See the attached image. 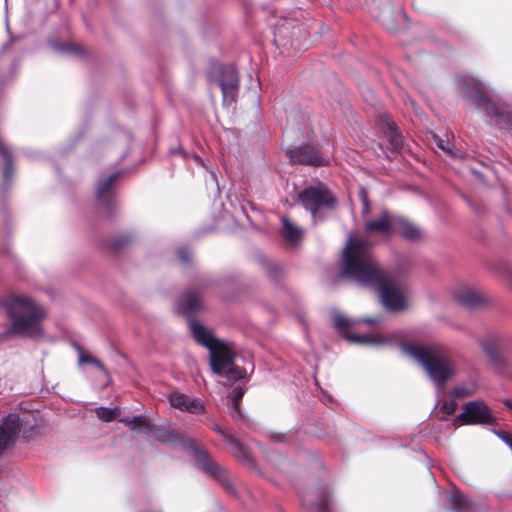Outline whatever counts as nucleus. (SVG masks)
Returning <instances> with one entry per match:
<instances>
[{
  "mask_svg": "<svg viewBox=\"0 0 512 512\" xmlns=\"http://www.w3.org/2000/svg\"><path fill=\"white\" fill-rule=\"evenodd\" d=\"M342 274L362 286L375 289L387 310L396 312L407 308L404 291L390 274L380 269L366 240L349 237L343 249Z\"/></svg>",
  "mask_w": 512,
  "mask_h": 512,
  "instance_id": "f257e3e1",
  "label": "nucleus"
},
{
  "mask_svg": "<svg viewBox=\"0 0 512 512\" xmlns=\"http://www.w3.org/2000/svg\"><path fill=\"white\" fill-rule=\"evenodd\" d=\"M11 321V326L0 334L1 340L11 335L24 338H36L43 333L42 321L46 316L43 306L27 295L11 294L1 303Z\"/></svg>",
  "mask_w": 512,
  "mask_h": 512,
  "instance_id": "f03ea898",
  "label": "nucleus"
},
{
  "mask_svg": "<svg viewBox=\"0 0 512 512\" xmlns=\"http://www.w3.org/2000/svg\"><path fill=\"white\" fill-rule=\"evenodd\" d=\"M401 350L424 369L438 390L457 373L455 360L441 345L402 344Z\"/></svg>",
  "mask_w": 512,
  "mask_h": 512,
  "instance_id": "7ed1b4c3",
  "label": "nucleus"
},
{
  "mask_svg": "<svg viewBox=\"0 0 512 512\" xmlns=\"http://www.w3.org/2000/svg\"><path fill=\"white\" fill-rule=\"evenodd\" d=\"M189 329L195 341L209 350L210 366L215 374L233 381L245 377V371L235 365V352L230 344L216 338L210 329L198 321H191Z\"/></svg>",
  "mask_w": 512,
  "mask_h": 512,
  "instance_id": "20e7f679",
  "label": "nucleus"
},
{
  "mask_svg": "<svg viewBox=\"0 0 512 512\" xmlns=\"http://www.w3.org/2000/svg\"><path fill=\"white\" fill-rule=\"evenodd\" d=\"M462 90L468 100L477 108H482L491 122L503 127L512 124V107L506 103H497L483 95V84L471 77H464L460 81Z\"/></svg>",
  "mask_w": 512,
  "mask_h": 512,
  "instance_id": "39448f33",
  "label": "nucleus"
},
{
  "mask_svg": "<svg viewBox=\"0 0 512 512\" xmlns=\"http://www.w3.org/2000/svg\"><path fill=\"white\" fill-rule=\"evenodd\" d=\"M155 439L162 443L169 444L173 449L188 452L199 469L213 477L220 476L221 468L209 458L205 451L198 448L193 440L186 435L175 431H159L156 433Z\"/></svg>",
  "mask_w": 512,
  "mask_h": 512,
  "instance_id": "423d86ee",
  "label": "nucleus"
},
{
  "mask_svg": "<svg viewBox=\"0 0 512 512\" xmlns=\"http://www.w3.org/2000/svg\"><path fill=\"white\" fill-rule=\"evenodd\" d=\"M122 175L123 171H115L97 180L95 193L98 211H107L110 214L116 209L115 184Z\"/></svg>",
  "mask_w": 512,
  "mask_h": 512,
  "instance_id": "0eeeda50",
  "label": "nucleus"
},
{
  "mask_svg": "<svg viewBox=\"0 0 512 512\" xmlns=\"http://www.w3.org/2000/svg\"><path fill=\"white\" fill-rule=\"evenodd\" d=\"M298 199L303 207L311 212L314 220L319 209L331 208L335 201L328 189L322 184L305 188L299 193Z\"/></svg>",
  "mask_w": 512,
  "mask_h": 512,
  "instance_id": "6e6552de",
  "label": "nucleus"
},
{
  "mask_svg": "<svg viewBox=\"0 0 512 512\" xmlns=\"http://www.w3.org/2000/svg\"><path fill=\"white\" fill-rule=\"evenodd\" d=\"M464 411L455 418L460 425L494 424L495 417L491 409L482 399L467 402Z\"/></svg>",
  "mask_w": 512,
  "mask_h": 512,
  "instance_id": "1a4fd4ad",
  "label": "nucleus"
},
{
  "mask_svg": "<svg viewBox=\"0 0 512 512\" xmlns=\"http://www.w3.org/2000/svg\"><path fill=\"white\" fill-rule=\"evenodd\" d=\"M219 86L222 91L224 103H232L239 92V77L234 66L226 65L220 69Z\"/></svg>",
  "mask_w": 512,
  "mask_h": 512,
  "instance_id": "9d476101",
  "label": "nucleus"
},
{
  "mask_svg": "<svg viewBox=\"0 0 512 512\" xmlns=\"http://www.w3.org/2000/svg\"><path fill=\"white\" fill-rule=\"evenodd\" d=\"M208 285L209 281L204 279L201 280L196 287L188 289L184 297L179 301V311L186 314L200 311L203 308L202 292Z\"/></svg>",
  "mask_w": 512,
  "mask_h": 512,
  "instance_id": "9b49d317",
  "label": "nucleus"
},
{
  "mask_svg": "<svg viewBox=\"0 0 512 512\" xmlns=\"http://www.w3.org/2000/svg\"><path fill=\"white\" fill-rule=\"evenodd\" d=\"M396 216L384 209L376 219L366 220L364 229L367 234L378 233L382 236H390L395 232Z\"/></svg>",
  "mask_w": 512,
  "mask_h": 512,
  "instance_id": "f8f14e48",
  "label": "nucleus"
},
{
  "mask_svg": "<svg viewBox=\"0 0 512 512\" xmlns=\"http://www.w3.org/2000/svg\"><path fill=\"white\" fill-rule=\"evenodd\" d=\"M169 402L172 407L183 412L192 414H203L205 412V406L201 400L191 398L190 396L180 392L171 393L169 396Z\"/></svg>",
  "mask_w": 512,
  "mask_h": 512,
  "instance_id": "ddd939ff",
  "label": "nucleus"
},
{
  "mask_svg": "<svg viewBox=\"0 0 512 512\" xmlns=\"http://www.w3.org/2000/svg\"><path fill=\"white\" fill-rule=\"evenodd\" d=\"M20 431V419L16 414H9L0 426V452L13 443Z\"/></svg>",
  "mask_w": 512,
  "mask_h": 512,
  "instance_id": "4468645a",
  "label": "nucleus"
},
{
  "mask_svg": "<svg viewBox=\"0 0 512 512\" xmlns=\"http://www.w3.org/2000/svg\"><path fill=\"white\" fill-rule=\"evenodd\" d=\"M299 28H296V22L293 20H283L275 26L274 43L279 47L292 45L293 38L298 34Z\"/></svg>",
  "mask_w": 512,
  "mask_h": 512,
  "instance_id": "2eb2a0df",
  "label": "nucleus"
},
{
  "mask_svg": "<svg viewBox=\"0 0 512 512\" xmlns=\"http://www.w3.org/2000/svg\"><path fill=\"white\" fill-rule=\"evenodd\" d=\"M382 122L385 129L386 138L388 139L391 147L395 151H401L403 147V139L397 126L392 121V119L386 115L382 117Z\"/></svg>",
  "mask_w": 512,
  "mask_h": 512,
  "instance_id": "dca6fc26",
  "label": "nucleus"
},
{
  "mask_svg": "<svg viewBox=\"0 0 512 512\" xmlns=\"http://www.w3.org/2000/svg\"><path fill=\"white\" fill-rule=\"evenodd\" d=\"M394 233L400 234L403 238L409 241H416L421 237L420 229L407 219L400 216H396Z\"/></svg>",
  "mask_w": 512,
  "mask_h": 512,
  "instance_id": "f3484780",
  "label": "nucleus"
},
{
  "mask_svg": "<svg viewBox=\"0 0 512 512\" xmlns=\"http://www.w3.org/2000/svg\"><path fill=\"white\" fill-rule=\"evenodd\" d=\"M290 160H323L312 146H301L288 149L286 152Z\"/></svg>",
  "mask_w": 512,
  "mask_h": 512,
  "instance_id": "a211bd4d",
  "label": "nucleus"
},
{
  "mask_svg": "<svg viewBox=\"0 0 512 512\" xmlns=\"http://www.w3.org/2000/svg\"><path fill=\"white\" fill-rule=\"evenodd\" d=\"M343 336L347 339V341L356 344H366V345H386L392 342L393 336L385 337V338H375L370 337L369 335H356L344 333Z\"/></svg>",
  "mask_w": 512,
  "mask_h": 512,
  "instance_id": "6ab92c4d",
  "label": "nucleus"
},
{
  "mask_svg": "<svg viewBox=\"0 0 512 512\" xmlns=\"http://www.w3.org/2000/svg\"><path fill=\"white\" fill-rule=\"evenodd\" d=\"M281 221V235L283 238L292 244L299 242L302 237V230L293 224L287 217H282Z\"/></svg>",
  "mask_w": 512,
  "mask_h": 512,
  "instance_id": "aec40b11",
  "label": "nucleus"
},
{
  "mask_svg": "<svg viewBox=\"0 0 512 512\" xmlns=\"http://www.w3.org/2000/svg\"><path fill=\"white\" fill-rule=\"evenodd\" d=\"M456 301L466 307H474L481 302L480 294L473 288L466 287L455 295Z\"/></svg>",
  "mask_w": 512,
  "mask_h": 512,
  "instance_id": "412c9836",
  "label": "nucleus"
},
{
  "mask_svg": "<svg viewBox=\"0 0 512 512\" xmlns=\"http://www.w3.org/2000/svg\"><path fill=\"white\" fill-rule=\"evenodd\" d=\"M356 323H365V324H369V325H375V324L380 323V319L367 317V318H362L357 321H351L350 319H348L347 317H345L344 315L339 314V313L335 314L333 317V325H334L335 329H337V330L345 329V328L352 326Z\"/></svg>",
  "mask_w": 512,
  "mask_h": 512,
  "instance_id": "4be33fe9",
  "label": "nucleus"
},
{
  "mask_svg": "<svg viewBox=\"0 0 512 512\" xmlns=\"http://www.w3.org/2000/svg\"><path fill=\"white\" fill-rule=\"evenodd\" d=\"M477 388L478 387H477L476 382H474L472 380H467L465 382H462V383L456 385L452 389L451 395L456 399L457 398L458 399L466 398V397L474 395L477 392Z\"/></svg>",
  "mask_w": 512,
  "mask_h": 512,
  "instance_id": "5701e85b",
  "label": "nucleus"
},
{
  "mask_svg": "<svg viewBox=\"0 0 512 512\" xmlns=\"http://www.w3.org/2000/svg\"><path fill=\"white\" fill-rule=\"evenodd\" d=\"M231 447L234 456L241 461H249L250 455L246 447L233 435L226 437V442Z\"/></svg>",
  "mask_w": 512,
  "mask_h": 512,
  "instance_id": "b1692460",
  "label": "nucleus"
},
{
  "mask_svg": "<svg viewBox=\"0 0 512 512\" xmlns=\"http://www.w3.org/2000/svg\"><path fill=\"white\" fill-rule=\"evenodd\" d=\"M434 143L436 147L443 152V156L448 158H462L463 156L459 153L458 150L453 148V145L449 140H444L439 136H433Z\"/></svg>",
  "mask_w": 512,
  "mask_h": 512,
  "instance_id": "393cba45",
  "label": "nucleus"
},
{
  "mask_svg": "<svg viewBox=\"0 0 512 512\" xmlns=\"http://www.w3.org/2000/svg\"><path fill=\"white\" fill-rule=\"evenodd\" d=\"M130 428L135 432H144L145 434H149L151 431V425L143 415H137L131 418Z\"/></svg>",
  "mask_w": 512,
  "mask_h": 512,
  "instance_id": "a878e982",
  "label": "nucleus"
},
{
  "mask_svg": "<svg viewBox=\"0 0 512 512\" xmlns=\"http://www.w3.org/2000/svg\"><path fill=\"white\" fill-rule=\"evenodd\" d=\"M263 268L267 275L273 280H278L283 274V268L276 262H263Z\"/></svg>",
  "mask_w": 512,
  "mask_h": 512,
  "instance_id": "bb28decb",
  "label": "nucleus"
},
{
  "mask_svg": "<svg viewBox=\"0 0 512 512\" xmlns=\"http://www.w3.org/2000/svg\"><path fill=\"white\" fill-rule=\"evenodd\" d=\"M457 407L458 404L456 400L444 401L437 412V416L441 420H445L456 411Z\"/></svg>",
  "mask_w": 512,
  "mask_h": 512,
  "instance_id": "cd10ccee",
  "label": "nucleus"
},
{
  "mask_svg": "<svg viewBox=\"0 0 512 512\" xmlns=\"http://www.w3.org/2000/svg\"><path fill=\"white\" fill-rule=\"evenodd\" d=\"M317 498V502L309 507L310 512H330L329 497L326 494L321 493Z\"/></svg>",
  "mask_w": 512,
  "mask_h": 512,
  "instance_id": "c85d7f7f",
  "label": "nucleus"
},
{
  "mask_svg": "<svg viewBox=\"0 0 512 512\" xmlns=\"http://www.w3.org/2000/svg\"><path fill=\"white\" fill-rule=\"evenodd\" d=\"M118 413V408L98 407L96 409L97 417L104 422L112 421L118 415Z\"/></svg>",
  "mask_w": 512,
  "mask_h": 512,
  "instance_id": "c756f323",
  "label": "nucleus"
},
{
  "mask_svg": "<svg viewBox=\"0 0 512 512\" xmlns=\"http://www.w3.org/2000/svg\"><path fill=\"white\" fill-rule=\"evenodd\" d=\"M78 360H79V364H84V363L92 364L96 368H98L103 374L107 375V371H106L104 365L97 358H95L91 355L85 354L83 352H80Z\"/></svg>",
  "mask_w": 512,
  "mask_h": 512,
  "instance_id": "7c9ffc66",
  "label": "nucleus"
},
{
  "mask_svg": "<svg viewBox=\"0 0 512 512\" xmlns=\"http://www.w3.org/2000/svg\"><path fill=\"white\" fill-rule=\"evenodd\" d=\"M449 500L455 506H459V507H463V508L468 507L471 504L470 501L467 499V497L462 495L457 490H453L449 493Z\"/></svg>",
  "mask_w": 512,
  "mask_h": 512,
  "instance_id": "2f4dec72",
  "label": "nucleus"
},
{
  "mask_svg": "<svg viewBox=\"0 0 512 512\" xmlns=\"http://www.w3.org/2000/svg\"><path fill=\"white\" fill-rule=\"evenodd\" d=\"M53 47L64 54L78 55L82 52V48L75 44H54Z\"/></svg>",
  "mask_w": 512,
  "mask_h": 512,
  "instance_id": "473e14b6",
  "label": "nucleus"
},
{
  "mask_svg": "<svg viewBox=\"0 0 512 512\" xmlns=\"http://www.w3.org/2000/svg\"><path fill=\"white\" fill-rule=\"evenodd\" d=\"M358 194H359V199L362 203V215L365 216L369 213V210H370L368 193L365 188L361 187Z\"/></svg>",
  "mask_w": 512,
  "mask_h": 512,
  "instance_id": "72a5a7b5",
  "label": "nucleus"
},
{
  "mask_svg": "<svg viewBox=\"0 0 512 512\" xmlns=\"http://www.w3.org/2000/svg\"><path fill=\"white\" fill-rule=\"evenodd\" d=\"M243 395H244V390L239 386L235 387L229 395L231 403L235 404V405H240Z\"/></svg>",
  "mask_w": 512,
  "mask_h": 512,
  "instance_id": "f704fd0d",
  "label": "nucleus"
},
{
  "mask_svg": "<svg viewBox=\"0 0 512 512\" xmlns=\"http://www.w3.org/2000/svg\"><path fill=\"white\" fill-rule=\"evenodd\" d=\"M461 164H464L463 166V172H464V176L465 177H468L469 175L470 176H474L476 179H479V180H483V176H482V173L477 171L476 169L474 168H471V167H468L466 165V162H460Z\"/></svg>",
  "mask_w": 512,
  "mask_h": 512,
  "instance_id": "c9c22d12",
  "label": "nucleus"
},
{
  "mask_svg": "<svg viewBox=\"0 0 512 512\" xmlns=\"http://www.w3.org/2000/svg\"><path fill=\"white\" fill-rule=\"evenodd\" d=\"M0 157H2L3 160H11L14 157L11 150L5 145V143L1 139H0Z\"/></svg>",
  "mask_w": 512,
  "mask_h": 512,
  "instance_id": "e433bc0d",
  "label": "nucleus"
},
{
  "mask_svg": "<svg viewBox=\"0 0 512 512\" xmlns=\"http://www.w3.org/2000/svg\"><path fill=\"white\" fill-rule=\"evenodd\" d=\"M493 432L512 449V436L509 433L501 430H493Z\"/></svg>",
  "mask_w": 512,
  "mask_h": 512,
  "instance_id": "4c0bfd02",
  "label": "nucleus"
},
{
  "mask_svg": "<svg viewBox=\"0 0 512 512\" xmlns=\"http://www.w3.org/2000/svg\"><path fill=\"white\" fill-rule=\"evenodd\" d=\"M198 163L200 164L201 167H203L209 171L210 177L216 183L217 191H219V185L217 182L216 173L213 171L212 166H211L212 162H198Z\"/></svg>",
  "mask_w": 512,
  "mask_h": 512,
  "instance_id": "58836bf2",
  "label": "nucleus"
},
{
  "mask_svg": "<svg viewBox=\"0 0 512 512\" xmlns=\"http://www.w3.org/2000/svg\"><path fill=\"white\" fill-rule=\"evenodd\" d=\"M178 256L180 260L185 264H188L192 258V254L187 248H180L178 250Z\"/></svg>",
  "mask_w": 512,
  "mask_h": 512,
  "instance_id": "ea45409f",
  "label": "nucleus"
},
{
  "mask_svg": "<svg viewBox=\"0 0 512 512\" xmlns=\"http://www.w3.org/2000/svg\"><path fill=\"white\" fill-rule=\"evenodd\" d=\"M14 172V165L13 162H6L5 166L3 167V176L4 179H9Z\"/></svg>",
  "mask_w": 512,
  "mask_h": 512,
  "instance_id": "a19ab883",
  "label": "nucleus"
},
{
  "mask_svg": "<svg viewBox=\"0 0 512 512\" xmlns=\"http://www.w3.org/2000/svg\"><path fill=\"white\" fill-rule=\"evenodd\" d=\"M213 430L222 435L224 442H226L227 436H232V434H230V432L225 427L218 424L213 426Z\"/></svg>",
  "mask_w": 512,
  "mask_h": 512,
  "instance_id": "79ce46f5",
  "label": "nucleus"
},
{
  "mask_svg": "<svg viewBox=\"0 0 512 512\" xmlns=\"http://www.w3.org/2000/svg\"><path fill=\"white\" fill-rule=\"evenodd\" d=\"M131 240V237L130 235L128 234H123L119 237V239H117L115 242H114V247L115 248H118L122 245H125L126 243H128L129 241Z\"/></svg>",
  "mask_w": 512,
  "mask_h": 512,
  "instance_id": "37998d69",
  "label": "nucleus"
},
{
  "mask_svg": "<svg viewBox=\"0 0 512 512\" xmlns=\"http://www.w3.org/2000/svg\"><path fill=\"white\" fill-rule=\"evenodd\" d=\"M230 414L233 418L238 419L241 417L240 405L232 404L230 408Z\"/></svg>",
  "mask_w": 512,
  "mask_h": 512,
  "instance_id": "c03bdc74",
  "label": "nucleus"
},
{
  "mask_svg": "<svg viewBox=\"0 0 512 512\" xmlns=\"http://www.w3.org/2000/svg\"><path fill=\"white\" fill-rule=\"evenodd\" d=\"M503 403L512 412V400L511 399H504Z\"/></svg>",
  "mask_w": 512,
  "mask_h": 512,
  "instance_id": "a18cd8bd",
  "label": "nucleus"
},
{
  "mask_svg": "<svg viewBox=\"0 0 512 512\" xmlns=\"http://www.w3.org/2000/svg\"><path fill=\"white\" fill-rule=\"evenodd\" d=\"M120 422L124 423L125 425L131 427V418L123 417L120 419Z\"/></svg>",
  "mask_w": 512,
  "mask_h": 512,
  "instance_id": "49530a36",
  "label": "nucleus"
},
{
  "mask_svg": "<svg viewBox=\"0 0 512 512\" xmlns=\"http://www.w3.org/2000/svg\"><path fill=\"white\" fill-rule=\"evenodd\" d=\"M172 155H173V156H181V157H184V154H183V151H182V150H179V152L174 151V152L172 153Z\"/></svg>",
  "mask_w": 512,
  "mask_h": 512,
  "instance_id": "de8ad7c7",
  "label": "nucleus"
},
{
  "mask_svg": "<svg viewBox=\"0 0 512 512\" xmlns=\"http://www.w3.org/2000/svg\"><path fill=\"white\" fill-rule=\"evenodd\" d=\"M508 277H509V284H510V286L512 287V270H510V271L508 272Z\"/></svg>",
  "mask_w": 512,
  "mask_h": 512,
  "instance_id": "09e8293b",
  "label": "nucleus"
},
{
  "mask_svg": "<svg viewBox=\"0 0 512 512\" xmlns=\"http://www.w3.org/2000/svg\"><path fill=\"white\" fill-rule=\"evenodd\" d=\"M307 163L308 164H318L319 165V164H322L323 162H311V161H308Z\"/></svg>",
  "mask_w": 512,
  "mask_h": 512,
  "instance_id": "8fccbe9b",
  "label": "nucleus"
},
{
  "mask_svg": "<svg viewBox=\"0 0 512 512\" xmlns=\"http://www.w3.org/2000/svg\"><path fill=\"white\" fill-rule=\"evenodd\" d=\"M481 163L483 164V167H484L485 169H489V165H487L485 162H481Z\"/></svg>",
  "mask_w": 512,
  "mask_h": 512,
  "instance_id": "3c124183",
  "label": "nucleus"
},
{
  "mask_svg": "<svg viewBox=\"0 0 512 512\" xmlns=\"http://www.w3.org/2000/svg\"><path fill=\"white\" fill-rule=\"evenodd\" d=\"M194 160L200 161V160H201V158H200V157H198V156H195V159H194Z\"/></svg>",
  "mask_w": 512,
  "mask_h": 512,
  "instance_id": "603ef678",
  "label": "nucleus"
},
{
  "mask_svg": "<svg viewBox=\"0 0 512 512\" xmlns=\"http://www.w3.org/2000/svg\"><path fill=\"white\" fill-rule=\"evenodd\" d=\"M306 501H307L306 497H303V503L304 504H306Z\"/></svg>",
  "mask_w": 512,
  "mask_h": 512,
  "instance_id": "864d4df0",
  "label": "nucleus"
}]
</instances>
